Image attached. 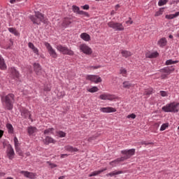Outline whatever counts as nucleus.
Masks as SVG:
<instances>
[{
	"label": "nucleus",
	"mask_w": 179,
	"mask_h": 179,
	"mask_svg": "<svg viewBox=\"0 0 179 179\" xmlns=\"http://www.w3.org/2000/svg\"><path fill=\"white\" fill-rule=\"evenodd\" d=\"M37 131V128L35 127L30 126L27 128V132L29 136H32L34 134H36Z\"/></svg>",
	"instance_id": "nucleus-22"
},
{
	"label": "nucleus",
	"mask_w": 179,
	"mask_h": 179,
	"mask_svg": "<svg viewBox=\"0 0 179 179\" xmlns=\"http://www.w3.org/2000/svg\"><path fill=\"white\" fill-rule=\"evenodd\" d=\"M6 128L8 130L9 134H13V126H12V124H10V123H8L6 124Z\"/></svg>",
	"instance_id": "nucleus-36"
},
{
	"label": "nucleus",
	"mask_w": 179,
	"mask_h": 179,
	"mask_svg": "<svg viewBox=\"0 0 179 179\" xmlns=\"http://www.w3.org/2000/svg\"><path fill=\"white\" fill-rule=\"evenodd\" d=\"M10 76L13 78V79H19V76H20V74H19V71L15 69V67H11L10 69Z\"/></svg>",
	"instance_id": "nucleus-15"
},
{
	"label": "nucleus",
	"mask_w": 179,
	"mask_h": 179,
	"mask_svg": "<svg viewBox=\"0 0 179 179\" xmlns=\"http://www.w3.org/2000/svg\"><path fill=\"white\" fill-rule=\"evenodd\" d=\"M45 145H50V143H57V141L51 136H46L43 141Z\"/></svg>",
	"instance_id": "nucleus-20"
},
{
	"label": "nucleus",
	"mask_w": 179,
	"mask_h": 179,
	"mask_svg": "<svg viewBox=\"0 0 179 179\" xmlns=\"http://www.w3.org/2000/svg\"><path fill=\"white\" fill-rule=\"evenodd\" d=\"M34 71L38 76H41L43 73V69H41V66L38 63L34 64Z\"/></svg>",
	"instance_id": "nucleus-14"
},
{
	"label": "nucleus",
	"mask_w": 179,
	"mask_h": 179,
	"mask_svg": "<svg viewBox=\"0 0 179 179\" xmlns=\"http://www.w3.org/2000/svg\"><path fill=\"white\" fill-rule=\"evenodd\" d=\"M99 99L101 100H109L110 101H113L114 96L110 94H103L99 96Z\"/></svg>",
	"instance_id": "nucleus-17"
},
{
	"label": "nucleus",
	"mask_w": 179,
	"mask_h": 179,
	"mask_svg": "<svg viewBox=\"0 0 179 179\" xmlns=\"http://www.w3.org/2000/svg\"><path fill=\"white\" fill-rule=\"evenodd\" d=\"M169 128V123H164L161 126L160 131H166Z\"/></svg>",
	"instance_id": "nucleus-43"
},
{
	"label": "nucleus",
	"mask_w": 179,
	"mask_h": 179,
	"mask_svg": "<svg viewBox=\"0 0 179 179\" xmlns=\"http://www.w3.org/2000/svg\"><path fill=\"white\" fill-rule=\"evenodd\" d=\"M123 87L124 89H131V87H134V85L131 84L129 81H124L123 83Z\"/></svg>",
	"instance_id": "nucleus-31"
},
{
	"label": "nucleus",
	"mask_w": 179,
	"mask_h": 179,
	"mask_svg": "<svg viewBox=\"0 0 179 179\" xmlns=\"http://www.w3.org/2000/svg\"><path fill=\"white\" fill-rule=\"evenodd\" d=\"M71 23H73V19L72 17H66L63 19L62 26V27L66 28Z\"/></svg>",
	"instance_id": "nucleus-13"
},
{
	"label": "nucleus",
	"mask_w": 179,
	"mask_h": 179,
	"mask_svg": "<svg viewBox=\"0 0 179 179\" xmlns=\"http://www.w3.org/2000/svg\"><path fill=\"white\" fill-rule=\"evenodd\" d=\"M56 49L59 52H62V54H63L64 55L72 56V55H74V54H75L73 50L68 48V47H66L65 45H58L56 46Z\"/></svg>",
	"instance_id": "nucleus-4"
},
{
	"label": "nucleus",
	"mask_w": 179,
	"mask_h": 179,
	"mask_svg": "<svg viewBox=\"0 0 179 179\" xmlns=\"http://www.w3.org/2000/svg\"><path fill=\"white\" fill-rule=\"evenodd\" d=\"M174 64H178V61H173V59H168L166 62V65H174Z\"/></svg>",
	"instance_id": "nucleus-37"
},
{
	"label": "nucleus",
	"mask_w": 179,
	"mask_h": 179,
	"mask_svg": "<svg viewBox=\"0 0 179 179\" xmlns=\"http://www.w3.org/2000/svg\"><path fill=\"white\" fill-rule=\"evenodd\" d=\"M81 8L84 9V10H89V8H90L89 5L87 4H85V6H81Z\"/></svg>",
	"instance_id": "nucleus-52"
},
{
	"label": "nucleus",
	"mask_w": 179,
	"mask_h": 179,
	"mask_svg": "<svg viewBox=\"0 0 179 179\" xmlns=\"http://www.w3.org/2000/svg\"><path fill=\"white\" fill-rule=\"evenodd\" d=\"M7 156L10 160H12L13 157H15V150H13V147H12V145L8 144L7 146V150H6Z\"/></svg>",
	"instance_id": "nucleus-11"
},
{
	"label": "nucleus",
	"mask_w": 179,
	"mask_h": 179,
	"mask_svg": "<svg viewBox=\"0 0 179 179\" xmlns=\"http://www.w3.org/2000/svg\"><path fill=\"white\" fill-rule=\"evenodd\" d=\"M106 170H107V168H105L99 171H95L92 172L91 174H90L89 177H94L96 176H99V174H101V173H103V171H106Z\"/></svg>",
	"instance_id": "nucleus-27"
},
{
	"label": "nucleus",
	"mask_w": 179,
	"mask_h": 179,
	"mask_svg": "<svg viewBox=\"0 0 179 179\" xmlns=\"http://www.w3.org/2000/svg\"><path fill=\"white\" fill-rule=\"evenodd\" d=\"M60 157L61 159H65V157H68V154H62Z\"/></svg>",
	"instance_id": "nucleus-54"
},
{
	"label": "nucleus",
	"mask_w": 179,
	"mask_h": 179,
	"mask_svg": "<svg viewBox=\"0 0 179 179\" xmlns=\"http://www.w3.org/2000/svg\"><path fill=\"white\" fill-rule=\"evenodd\" d=\"M87 90L89 92V93H96L99 91V87L94 86L91 88L87 89Z\"/></svg>",
	"instance_id": "nucleus-32"
},
{
	"label": "nucleus",
	"mask_w": 179,
	"mask_h": 179,
	"mask_svg": "<svg viewBox=\"0 0 179 179\" xmlns=\"http://www.w3.org/2000/svg\"><path fill=\"white\" fill-rule=\"evenodd\" d=\"M127 118H131L132 120H135V118H136V115L131 113L127 115Z\"/></svg>",
	"instance_id": "nucleus-48"
},
{
	"label": "nucleus",
	"mask_w": 179,
	"mask_h": 179,
	"mask_svg": "<svg viewBox=\"0 0 179 179\" xmlns=\"http://www.w3.org/2000/svg\"><path fill=\"white\" fill-rule=\"evenodd\" d=\"M50 166L51 169H55V167H57V164H50Z\"/></svg>",
	"instance_id": "nucleus-55"
},
{
	"label": "nucleus",
	"mask_w": 179,
	"mask_h": 179,
	"mask_svg": "<svg viewBox=\"0 0 179 179\" xmlns=\"http://www.w3.org/2000/svg\"><path fill=\"white\" fill-rule=\"evenodd\" d=\"M28 46L29 48H31V50H32L33 52L36 54V55H40L38 53V49L34 46V44H33L31 42H29L28 43Z\"/></svg>",
	"instance_id": "nucleus-24"
},
{
	"label": "nucleus",
	"mask_w": 179,
	"mask_h": 179,
	"mask_svg": "<svg viewBox=\"0 0 179 179\" xmlns=\"http://www.w3.org/2000/svg\"><path fill=\"white\" fill-rule=\"evenodd\" d=\"M121 162H124V158H122V157L110 162L109 164L110 166H112V167H117V166H118Z\"/></svg>",
	"instance_id": "nucleus-18"
},
{
	"label": "nucleus",
	"mask_w": 179,
	"mask_h": 179,
	"mask_svg": "<svg viewBox=\"0 0 179 179\" xmlns=\"http://www.w3.org/2000/svg\"><path fill=\"white\" fill-rule=\"evenodd\" d=\"M167 2H169V0H159L158 2V5L159 6H163L166 5L167 3Z\"/></svg>",
	"instance_id": "nucleus-40"
},
{
	"label": "nucleus",
	"mask_w": 179,
	"mask_h": 179,
	"mask_svg": "<svg viewBox=\"0 0 179 179\" xmlns=\"http://www.w3.org/2000/svg\"><path fill=\"white\" fill-rule=\"evenodd\" d=\"M140 145H153V143H148L146 141H141V142H140Z\"/></svg>",
	"instance_id": "nucleus-51"
},
{
	"label": "nucleus",
	"mask_w": 179,
	"mask_h": 179,
	"mask_svg": "<svg viewBox=\"0 0 179 179\" xmlns=\"http://www.w3.org/2000/svg\"><path fill=\"white\" fill-rule=\"evenodd\" d=\"M122 155H125L124 157H122L123 159V162L125 160H128V159H131L134 155H135V149L132 148L130 150H124L121 151Z\"/></svg>",
	"instance_id": "nucleus-6"
},
{
	"label": "nucleus",
	"mask_w": 179,
	"mask_h": 179,
	"mask_svg": "<svg viewBox=\"0 0 179 179\" xmlns=\"http://www.w3.org/2000/svg\"><path fill=\"white\" fill-rule=\"evenodd\" d=\"M99 68H101V66H92L89 67V69H99Z\"/></svg>",
	"instance_id": "nucleus-50"
},
{
	"label": "nucleus",
	"mask_w": 179,
	"mask_h": 179,
	"mask_svg": "<svg viewBox=\"0 0 179 179\" xmlns=\"http://www.w3.org/2000/svg\"><path fill=\"white\" fill-rule=\"evenodd\" d=\"M65 150L73 153V152H79V150L77 148H73L72 145H66L64 147Z\"/></svg>",
	"instance_id": "nucleus-23"
},
{
	"label": "nucleus",
	"mask_w": 179,
	"mask_h": 179,
	"mask_svg": "<svg viewBox=\"0 0 179 179\" xmlns=\"http://www.w3.org/2000/svg\"><path fill=\"white\" fill-rule=\"evenodd\" d=\"M153 92V89L150 88L148 90H145L144 94H146L147 96H149L150 94H152Z\"/></svg>",
	"instance_id": "nucleus-45"
},
{
	"label": "nucleus",
	"mask_w": 179,
	"mask_h": 179,
	"mask_svg": "<svg viewBox=\"0 0 179 179\" xmlns=\"http://www.w3.org/2000/svg\"><path fill=\"white\" fill-rule=\"evenodd\" d=\"M78 15H83L84 16H86V17H90V15H89V13L83 10H80Z\"/></svg>",
	"instance_id": "nucleus-42"
},
{
	"label": "nucleus",
	"mask_w": 179,
	"mask_h": 179,
	"mask_svg": "<svg viewBox=\"0 0 179 179\" xmlns=\"http://www.w3.org/2000/svg\"><path fill=\"white\" fill-rule=\"evenodd\" d=\"M54 132V128H49L45 129L43 131L44 135H50V134H53Z\"/></svg>",
	"instance_id": "nucleus-35"
},
{
	"label": "nucleus",
	"mask_w": 179,
	"mask_h": 179,
	"mask_svg": "<svg viewBox=\"0 0 179 179\" xmlns=\"http://www.w3.org/2000/svg\"><path fill=\"white\" fill-rule=\"evenodd\" d=\"M159 93L162 97H167V96H169L166 91H160Z\"/></svg>",
	"instance_id": "nucleus-47"
},
{
	"label": "nucleus",
	"mask_w": 179,
	"mask_h": 179,
	"mask_svg": "<svg viewBox=\"0 0 179 179\" xmlns=\"http://www.w3.org/2000/svg\"><path fill=\"white\" fill-rule=\"evenodd\" d=\"M157 45L163 48V47H166L167 45V39L166 38H162L157 41Z\"/></svg>",
	"instance_id": "nucleus-21"
},
{
	"label": "nucleus",
	"mask_w": 179,
	"mask_h": 179,
	"mask_svg": "<svg viewBox=\"0 0 179 179\" xmlns=\"http://www.w3.org/2000/svg\"><path fill=\"white\" fill-rule=\"evenodd\" d=\"M163 12H164V8H159V10L158 11H157L155 13V16H156V17L161 16V15H163Z\"/></svg>",
	"instance_id": "nucleus-39"
},
{
	"label": "nucleus",
	"mask_w": 179,
	"mask_h": 179,
	"mask_svg": "<svg viewBox=\"0 0 179 179\" xmlns=\"http://www.w3.org/2000/svg\"><path fill=\"white\" fill-rule=\"evenodd\" d=\"M59 179H65V176H60V177H59Z\"/></svg>",
	"instance_id": "nucleus-60"
},
{
	"label": "nucleus",
	"mask_w": 179,
	"mask_h": 179,
	"mask_svg": "<svg viewBox=\"0 0 179 179\" xmlns=\"http://www.w3.org/2000/svg\"><path fill=\"white\" fill-rule=\"evenodd\" d=\"M176 3H179V0H176Z\"/></svg>",
	"instance_id": "nucleus-64"
},
{
	"label": "nucleus",
	"mask_w": 179,
	"mask_h": 179,
	"mask_svg": "<svg viewBox=\"0 0 179 179\" xmlns=\"http://www.w3.org/2000/svg\"><path fill=\"white\" fill-rule=\"evenodd\" d=\"M108 27H110V29H113L115 31H124V30H125V28L122 23L115 22L114 21L108 22Z\"/></svg>",
	"instance_id": "nucleus-5"
},
{
	"label": "nucleus",
	"mask_w": 179,
	"mask_h": 179,
	"mask_svg": "<svg viewBox=\"0 0 179 179\" xmlns=\"http://www.w3.org/2000/svg\"><path fill=\"white\" fill-rule=\"evenodd\" d=\"M72 9L74 13H77L78 15H79V13L80 12V8H79L78 6H73Z\"/></svg>",
	"instance_id": "nucleus-38"
},
{
	"label": "nucleus",
	"mask_w": 179,
	"mask_h": 179,
	"mask_svg": "<svg viewBox=\"0 0 179 179\" xmlns=\"http://www.w3.org/2000/svg\"><path fill=\"white\" fill-rule=\"evenodd\" d=\"M122 56L124 58H128L129 57L132 56V52L128 50H121Z\"/></svg>",
	"instance_id": "nucleus-28"
},
{
	"label": "nucleus",
	"mask_w": 179,
	"mask_h": 179,
	"mask_svg": "<svg viewBox=\"0 0 179 179\" xmlns=\"http://www.w3.org/2000/svg\"><path fill=\"white\" fill-rule=\"evenodd\" d=\"M118 8H120V4H117V5L115 6V9H118Z\"/></svg>",
	"instance_id": "nucleus-61"
},
{
	"label": "nucleus",
	"mask_w": 179,
	"mask_h": 179,
	"mask_svg": "<svg viewBox=\"0 0 179 179\" xmlns=\"http://www.w3.org/2000/svg\"><path fill=\"white\" fill-rule=\"evenodd\" d=\"M8 31H10V33H12L15 36H19V32H17V30H16V29L13 27L8 28Z\"/></svg>",
	"instance_id": "nucleus-34"
},
{
	"label": "nucleus",
	"mask_w": 179,
	"mask_h": 179,
	"mask_svg": "<svg viewBox=\"0 0 179 179\" xmlns=\"http://www.w3.org/2000/svg\"><path fill=\"white\" fill-rule=\"evenodd\" d=\"M120 73L122 75V76H127V69L122 68L120 69Z\"/></svg>",
	"instance_id": "nucleus-46"
},
{
	"label": "nucleus",
	"mask_w": 179,
	"mask_h": 179,
	"mask_svg": "<svg viewBox=\"0 0 179 179\" xmlns=\"http://www.w3.org/2000/svg\"><path fill=\"white\" fill-rule=\"evenodd\" d=\"M85 79L94 83H100L102 81L101 78L96 75H87Z\"/></svg>",
	"instance_id": "nucleus-10"
},
{
	"label": "nucleus",
	"mask_w": 179,
	"mask_h": 179,
	"mask_svg": "<svg viewBox=\"0 0 179 179\" xmlns=\"http://www.w3.org/2000/svg\"><path fill=\"white\" fill-rule=\"evenodd\" d=\"M20 174H23L27 178L30 179H35L36 178V173H34L32 172H29L27 171H22L20 172Z\"/></svg>",
	"instance_id": "nucleus-16"
},
{
	"label": "nucleus",
	"mask_w": 179,
	"mask_h": 179,
	"mask_svg": "<svg viewBox=\"0 0 179 179\" xmlns=\"http://www.w3.org/2000/svg\"><path fill=\"white\" fill-rule=\"evenodd\" d=\"M56 134L59 138H65V136H66V133L62 131H57Z\"/></svg>",
	"instance_id": "nucleus-33"
},
{
	"label": "nucleus",
	"mask_w": 179,
	"mask_h": 179,
	"mask_svg": "<svg viewBox=\"0 0 179 179\" xmlns=\"http://www.w3.org/2000/svg\"><path fill=\"white\" fill-rule=\"evenodd\" d=\"M162 111L164 113H178L179 103L172 102L166 104L162 108Z\"/></svg>",
	"instance_id": "nucleus-2"
},
{
	"label": "nucleus",
	"mask_w": 179,
	"mask_h": 179,
	"mask_svg": "<svg viewBox=\"0 0 179 179\" xmlns=\"http://www.w3.org/2000/svg\"><path fill=\"white\" fill-rule=\"evenodd\" d=\"M3 136V131L0 129V139Z\"/></svg>",
	"instance_id": "nucleus-56"
},
{
	"label": "nucleus",
	"mask_w": 179,
	"mask_h": 179,
	"mask_svg": "<svg viewBox=\"0 0 179 179\" xmlns=\"http://www.w3.org/2000/svg\"><path fill=\"white\" fill-rule=\"evenodd\" d=\"M174 17H177L178 16H179V11L176 12L175 14H173Z\"/></svg>",
	"instance_id": "nucleus-58"
},
{
	"label": "nucleus",
	"mask_w": 179,
	"mask_h": 179,
	"mask_svg": "<svg viewBox=\"0 0 179 179\" xmlns=\"http://www.w3.org/2000/svg\"><path fill=\"white\" fill-rule=\"evenodd\" d=\"M165 17L166 19H169V20L174 19V14L166 15Z\"/></svg>",
	"instance_id": "nucleus-49"
},
{
	"label": "nucleus",
	"mask_w": 179,
	"mask_h": 179,
	"mask_svg": "<svg viewBox=\"0 0 179 179\" xmlns=\"http://www.w3.org/2000/svg\"><path fill=\"white\" fill-rule=\"evenodd\" d=\"M1 103L6 110H13V103H15V94H8L1 96Z\"/></svg>",
	"instance_id": "nucleus-1"
},
{
	"label": "nucleus",
	"mask_w": 179,
	"mask_h": 179,
	"mask_svg": "<svg viewBox=\"0 0 179 179\" xmlns=\"http://www.w3.org/2000/svg\"><path fill=\"white\" fill-rule=\"evenodd\" d=\"M122 173L124 172H122V171H115L109 173H107L106 176L108 177L109 176L110 177H114V176H118V174H122Z\"/></svg>",
	"instance_id": "nucleus-30"
},
{
	"label": "nucleus",
	"mask_w": 179,
	"mask_h": 179,
	"mask_svg": "<svg viewBox=\"0 0 179 179\" xmlns=\"http://www.w3.org/2000/svg\"><path fill=\"white\" fill-rule=\"evenodd\" d=\"M6 64H5V60L3 59V57H2V56L0 55V69H1V71H5L6 70Z\"/></svg>",
	"instance_id": "nucleus-25"
},
{
	"label": "nucleus",
	"mask_w": 179,
	"mask_h": 179,
	"mask_svg": "<svg viewBox=\"0 0 179 179\" xmlns=\"http://www.w3.org/2000/svg\"><path fill=\"white\" fill-rule=\"evenodd\" d=\"M15 149L16 153H17L19 156H22V155H23V152H22L20 147H15Z\"/></svg>",
	"instance_id": "nucleus-44"
},
{
	"label": "nucleus",
	"mask_w": 179,
	"mask_h": 179,
	"mask_svg": "<svg viewBox=\"0 0 179 179\" xmlns=\"http://www.w3.org/2000/svg\"><path fill=\"white\" fill-rule=\"evenodd\" d=\"M14 145L15 148H19L20 146V143H19V140L17 137H14Z\"/></svg>",
	"instance_id": "nucleus-41"
},
{
	"label": "nucleus",
	"mask_w": 179,
	"mask_h": 179,
	"mask_svg": "<svg viewBox=\"0 0 179 179\" xmlns=\"http://www.w3.org/2000/svg\"><path fill=\"white\" fill-rule=\"evenodd\" d=\"M20 113L22 118H29V120H31V114L29 110L25 108H22L20 109Z\"/></svg>",
	"instance_id": "nucleus-12"
},
{
	"label": "nucleus",
	"mask_w": 179,
	"mask_h": 179,
	"mask_svg": "<svg viewBox=\"0 0 179 179\" xmlns=\"http://www.w3.org/2000/svg\"><path fill=\"white\" fill-rule=\"evenodd\" d=\"M169 38H173V35H169Z\"/></svg>",
	"instance_id": "nucleus-63"
},
{
	"label": "nucleus",
	"mask_w": 179,
	"mask_h": 179,
	"mask_svg": "<svg viewBox=\"0 0 179 179\" xmlns=\"http://www.w3.org/2000/svg\"><path fill=\"white\" fill-rule=\"evenodd\" d=\"M100 111L101 113H115L117 111V109L113 108V107H106V108H101Z\"/></svg>",
	"instance_id": "nucleus-19"
},
{
	"label": "nucleus",
	"mask_w": 179,
	"mask_h": 179,
	"mask_svg": "<svg viewBox=\"0 0 179 179\" xmlns=\"http://www.w3.org/2000/svg\"><path fill=\"white\" fill-rule=\"evenodd\" d=\"M80 37L82 40H84V41H90V35L87 33H82Z\"/></svg>",
	"instance_id": "nucleus-26"
},
{
	"label": "nucleus",
	"mask_w": 179,
	"mask_h": 179,
	"mask_svg": "<svg viewBox=\"0 0 179 179\" xmlns=\"http://www.w3.org/2000/svg\"><path fill=\"white\" fill-rule=\"evenodd\" d=\"M175 69H174L173 66H167L159 70V72H161V73H165L162 75V79H166V78H167L169 75L174 72Z\"/></svg>",
	"instance_id": "nucleus-7"
},
{
	"label": "nucleus",
	"mask_w": 179,
	"mask_h": 179,
	"mask_svg": "<svg viewBox=\"0 0 179 179\" xmlns=\"http://www.w3.org/2000/svg\"><path fill=\"white\" fill-rule=\"evenodd\" d=\"M45 46L46 47L50 57H52V58H57V57H58L55 49L52 48V46H51L49 43L45 42Z\"/></svg>",
	"instance_id": "nucleus-9"
},
{
	"label": "nucleus",
	"mask_w": 179,
	"mask_h": 179,
	"mask_svg": "<svg viewBox=\"0 0 179 179\" xmlns=\"http://www.w3.org/2000/svg\"><path fill=\"white\" fill-rule=\"evenodd\" d=\"M126 23H129V24H132V21H127V22Z\"/></svg>",
	"instance_id": "nucleus-62"
},
{
	"label": "nucleus",
	"mask_w": 179,
	"mask_h": 179,
	"mask_svg": "<svg viewBox=\"0 0 179 179\" xmlns=\"http://www.w3.org/2000/svg\"><path fill=\"white\" fill-rule=\"evenodd\" d=\"M145 57L146 58H157V57H159V52H154L152 53H147Z\"/></svg>",
	"instance_id": "nucleus-29"
},
{
	"label": "nucleus",
	"mask_w": 179,
	"mask_h": 179,
	"mask_svg": "<svg viewBox=\"0 0 179 179\" xmlns=\"http://www.w3.org/2000/svg\"><path fill=\"white\" fill-rule=\"evenodd\" d=\"M44 90H45V92H50V91L51 90V88H50V87H45V88H44Z\"/></svg>",
	"instance_id": "nucleus-57"
},
{
	"label": "nucleus",
	"mask_w": 179,
	"mask_h": 179,
	"mask_svg": "<svg viewBox=\"0 0 179 179\" xmlns=\"http://www.w3.org/2000/svg\"><path fill=\"white\" fill-rule=\"evenodd\" d=\"M79 48L80 52H83V54H85L86 55H92L93 53L92 48L89 47V45H86L85 43L80 45Z\"/></svg>",
	"instance_id": "nucleus-8"
},
{
	"label": "nucleus",
	"mask_w": 179,
	"mask_h": 179,
	"mask_svg": "<svg viewBox=\"0 0 179 179\" xmlns=\"http://www.w3.org/2000/svg\"><path fill=\"white\" fill-rule=\"evenodd\" d=\"M23 0H10L11 3H16L17 2H22Z\"/></svg>",
	"instance_id": "nucleus-53"
},
{
	"label": "nucleus",
	"mask_w": 179,
	"mask_h": 179,
	"mask_svg": "<svg viewBox=\"0 0 179 179\" xmlns=\"http://www.w3.org/2000/svg\"><path fill=\"white\" fill-rule=\"evenodd\" d=\"M30 20L35 24H41V22L43 23H47V20L44 17V15L38 11L35 12V15L30 16Z\"/></svg>",
	"instance_id": "nucleus-3"
},
{
	"label": "nucleus",
	"mask_w": 179,
	"mask_h": 179,
	"mask_svg": "<svg viewBox=\"0 0 179 179\" xmlns=\"http://www.w3.org/2000/svg\"><path fill=\"white\" fill-rule=\"evenodd\" d=\"M5 173L3 172H0V177H4Z\"/></svg>",
	"instance_id": "nucleus-59"
}]
</instances>
